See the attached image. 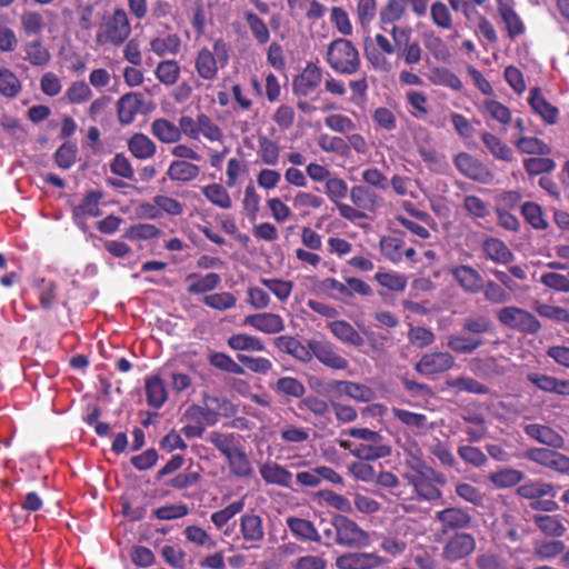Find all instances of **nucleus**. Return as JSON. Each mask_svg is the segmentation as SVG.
Returning a JSON list of instances; mask_svg holds the SVG:
<instances>
[{
    "label": "nucleus",
    "instance_id": "20e7f679",
    "mask_svg": "<svg viewBox=\"0 0 569 569\" xmlns=\"http://www.w3.org/2000/svg\"><path fill=\"white\" fill-rule=\"evenodd\" d=\"M320 290L328 297L348 302L355 295L369 297L372 295L371 287L362 279L350 277L346 278V282H341L336 278H325L319 283Z\"/></svg>",
    "mask_w": 569,
    "mask_h": 569
},
{
    "label": "nucleus",
    "instance_id": "f3484780",
    "mask_svg": "<svg viewBox=\"0 0 569 569\" xmlns=\"http://www.w3.org/2000/svg\"><path fill=\"white\" fill-rule=\"evenodd\" d=\"M449 274L466 293L476 295L483 289L482 276L469 264L451 266Z\"/></svg>",
    "mask_w": 569,
    "mask_h": 569
},
{
    "label": "nucleus",
    "instance_id": "393cba45",
    "mask_svg": "<svg viewBox=\"0 0 569 569\" xmlns=\"http://www.w3.org/2000/svg\"><path fill=\"white\" fill-rule=\"evenodd\" d=\"M142 104L141 94L138 92H129L123 94L117 101V116L121 124L128 126L132 123Z\"/></svg>",
    "mask_w": 569,
    "mask_h": 569
},
{
    "label": "nucleus",
    "instance_id": "f704fd0d",
    "mask_svg": "<svg viewBox=\"0 0 569 569\" xmlns=\"http://www.w3.org/2000/svg\"><path fill=\"white\" fill-rule=\"evenodd\" d=\"M128 150L138 160H148L157 152L156 143L144 133H133L127 142Z\"/></svg>",
    "mask_w": 569,
    "mask_h": 569
},
{
    "label": "nucleus",
    "instance_id": "9d476101",
    "mask_svg": "<svg viewBox=\"0 0 569 569\" xmlns=\"http://www.w3.org/2000/svg\"><path fill=\"white\" fill-rule=\"evenodd\" d=\"M453 163L458 171L470 180L483 184H490L495 180L492 170L481 160L468 152H459L455 157Z\"/></svg>",
    "mask_w": 569,
    "mask_h": 569
},
{
    "label": "nucleus",
    "instance_id": "c756f323",
    "mask_svg": "<svg viewBox=\"0 0 569 569\" xmlns=\"http://www.w3.org/2000/svg\"><path fill=\"white\" fill-rule=\"evenodd\" d=\"M219 67V62L209 48L203 47L198 51L194 59V68L201 79L214 80L218 76Z\"/></svg>",
    "mask_w": 569,
    "mask_h": 569
},
{
    "label": "nucleus",
    "instance_id": "dca6fc26",
    "mask_svg": "<svg viewBox=\"0 0 569 569\" xmlns=\"http://www.w3.org/2000/svg\"><path fill=\"white\" fill-rule=\"evenodd\" d=\"M239 531L243 541L250 543L249 548L259 547L264 540L263 519L253 511L246 512L239 518Z\"/></svg>",
    "mask_w": 569,
    "mask_h": 569
},
{
    "label": "nucleus",
    "instance_id": "1a4fd4ad",
    "mask_svg": "<svg viewBox=\"0 0 569 569\" xmlns=\"http://www.w3.org/2000/svg\"><path fill=\"white\" fill-rule=\"evenodd\" d=\"M553 448L533 447L525 452L526 459L560 476H569V456Z\"/></svg>",
    "mask_w": 569,
    "mask_h": 569
},
{
    "label": "nucleus",
    "instance_id": "e433bc0d",
    "mask_svg": "<svg viewBox=\"0 0 569 569\" xmlns=\"http://www.w3.org/2000/svg\"><path fill=\"white\" fill-rule=\"evenodd\" d=\"M406 14L405 2L402 0H388L379 11L380 28L390 33L389 27L397 26Z\"/></svg>",
    "mask_w": 569,
    "mask_h": 569
},
{
    "label": "nucleus",
    "instance_id": "4c0bfd02",
    "mask_svg": "<svg viewBox=\"0 0 569 569\" xmlns=\"http://www.w3.org/2000/svg\"><path fill=\"white\" fill-rule=\"evenodd\" d=\"M555 487L552 483L542 480H529L518 486L517 496L527 500L538 501L546 496H555Z\"/></svg>",
    "mask_w": 569,
    "mask_h": 569
},
{
    "label": "nucleus",
    "instance_id": "8fccbe9b",
    "mask_svg": "<svg viewBox=\"0 0 569 569\" xmlns=\"http://www.w3.org/2000/svg\"><path fill=\"white\" fill-rule=\"evenodd\" d=\"M498 13L505 23L507 34L511 40H515L525 32V24L519 14L515 11V8H508L505 6L503 8H500V12Z\"/></svg>",
    "mask_w": 569,
    "mask_h": 569
},
{
    "label": "nucleus",
    "instance_id": "bb28decb",
    "mask_svg": "<svg viewBox=\"0 0 569 569\" xmlns=\"http://www.w3.org/2000/svg\"><path fill=\"white\" fill-rule=\"evenodd\" d=\"M186 282L188 283V293L201 295L213 291L216 288H218L221 282V277L216 272H210L207 274L193 272L187 276Z\"/></svg>",
    "mask_w": 569,
    "mask_h": 569
},
{
    "label": "nucleus",
    "instance_id": "3c124183",
    "mask_svg": "<svg viewBox=\"0 0 569 569\" xmlns=\"http://www.w3.org/2000/svg\"><path fill=\"white\" fill-rule=\"evenodd\" d=\"M228 466L230 468L231 473L239 478H248L252 475V466L246 453V451L239 448L228 458Z\"/></svg>",
    "mask_w": 569,
    "mask_h": 569
},
{
    "label": "nucleus",
    "instance_id": "a18cd8bd",
    "mask_svg": "<svg viewBox=\"0 0 569 569\" xmlns=\"http://www.w3.org/2000/svg\"><path fill=\"white\" fill-rule=\"evenodd\" d=\"M479 109L483 114L502 126H508L512 120L510 109L497 100L487 99Z\"/></svg>",
    "mask_w": 569,
    "mask_h": 569
},
{
    "label": "nucleus",
    "instance_id": "2eb2a0df",
    "mask_svg": "<svg viewBox=\"0 0 569 569\" xmlns=\"http://www.w3.org/2000/svg\"><path fill=\"white\" fill-rule=\"evenodd\" d=\"M327 392L333 393L336 398L346 396L359 402H369L375 399V391L360 382L348 380H335L327 385Z\"/></svg>",
    "mask_w": 569,
    "mask_h": 569
},
{
    "label": "nucleus",
    "instance_id": "4be33fe9",
    "mask_svg": "<svg viewBox=\"0 0 569 569\" xmlns=\"http://www.w3.org/2000/svg\"><path fill=\"white\" fill-rule=\"evenodd\" d=\"M375 42L380 50L379 52H369L366 50L367 58L376 70L389 71L391 68L390 62L386 56L396 54L397 44L391 42L385 34L377 33L375 36Z\"/></svg>",
    "mask_w": 569,
    "mask_h": 569
},
{
    "label": "nucleus",
    "instance_id": "a19ab883",
    "mask_svg": "<svg viewBox=\"0 0 569 569\" xmlns=\"http://www.w3.org/2000/svg\"><path fill=\"white\" fill-rule=\"evenodd\" d=\"M350 199L359 209L375 211L379 204L380 197L366 186H353L350 189Z\"/></svg>",
    "mask_w": 569,
    "mask_h": 569
},
{
    "label": "nucleus",
    "instance_id": "f257e3e1",
    "mask_svg": "<svg viewBox=\"0 0 569 569\" xmlns=\"http://www.w3.org/2000/svg\"><path fill=\"white\" fill-rule=\"evenodd\" d=\"M131 32L128 13L123 8L118 7L102 18L96 33V42L100 46L120 47L129 39Z\"/></svg>",
    "mask_w": 569,
    "mask_h": 569
},
{
    "label": "nucleus",
    "instance_id": "69168bd1",
    "mask_svg": "<svg viewBox=\"0 0 569 569\" xmlns=\"http://www.w3.org/2000/svg\"><path fill=\"white\" fill-rule=\"evenodd\" d=\"M405 241L398 237L386 236L380 240V250L383 257L391 262H400L402 260V249Z\"/></svg>",
    "mask_w": 569,
    "mask_h": 569
},
{
    "label": "nucleus",
    "instance_id": "49530a36",
    "mask_svg": "<svg viewBox=\"0 0 569 569\" xmlns=\"http://www.w3.org/2000/svg\"><path fill=\"white\" fill-rule=\"evenodd\" d=\"M481 140L489 152L498 160L511 162L512 151L500 138L490 132H482Z\"/></svg>",
    "mask_w": 569,
    "mask_h": 569
},
{
    "label": "nucleus",
    "instance_id": "13d9d810",
    "mask_svg": "<svg viewBox=\"0 0 569 569\" xmlns=\"http://www.w3.org/2000/svg\"><path fill=\"white\" fill-rule=\"evenodd\" d=\"M181 47V40L176 33L167 34L164 38H154L150 41L151 51L158 57L167 53L177 54Z\"/></svg>",
    "mask_w": 569,
    "mask_h": 569
},
{
    "label": "nucleus",
    "instance_id": "864d4df0",
    "mask_svg": "<svg viewBox=\"0 0 569 569\" xmlns=\"http://www.w3.org/2000/svg\"><path fill=\"white\" fill-rule=\"evenodd\" d=\"M24 59L34 67H43L50 61V52L40 39L32 40L24 46Z\"/></svg>",
    "mask_w": 569,
    "mask_h": 569
},
{
    "label": "nucleus",
    "instance_id": "5fc2aeb1",
    "mask_svg": "<svg viewBox=\"0 0 569 569\" xmlns=\"http://www.w3.org/2000/svg\"><path fill=\"white\" fill-rule=\"evenodd\" d=\"M209 363L228 373L242 376L246 373L244 368L240 365V362H236L229 355L224 352L213 351L209 355Z\"/></svg>",
    "mask_w": 569,
    "mask_h": 569
},
{
    "label": "nucleus",
    "instance_id": "e2e57ef3",
    "mask_svg": "<svg viewBox=\"0 0 569 569\" xmlns=\"http://www.w3.org/2000/svg\"><path fill=\"white\" fill-rule=\"evenodd\" d=\"M180 66L176 60L160 61L156 68L157 79L164 86H173L180 77Z\"/></svg>",
    "mask_w": 569,
    "mask_h": 569
},
{
    "label": "nucleus",
    "instance_id": "ddd939ff",
    "mask_svg": "<svg viewBox=\"0 0 569 569\" xmlns=\"http://www.w3.org/2000/svg\"><path fill=\"white\" fill-rule=\"evenodd\" d=\"M321 81V68L313 62H308L303 70L293 77L292 92L297 98H308L317 91Z\"/></svg>",
    "mask_w": 569,
    "mask_h": 569
},
{
    "label": "nucleus",
    "instance_id": "09e8293b",
    "mask_svg": "<svg viewBox=\"0 0 569 569\" xmlns=\"http://www.w3.org/2000/svg\"><path fill=\"white\" fill-rule=\"evenodd\" d=\"M446 383L448 388L453 389L457 392H469L473 395L489 393V388L486 385L479 382L478 380L471 377L460 376L447 380Z\"/></svg>",
    "mask_w": 569,
    "mask_h": 569
},
{
    "label": "nucleus",
    "instance_id": "6ab92c4d",
    "mask_svg": "<svg viewBox=\"0 0 569 569\" xmlns=\"http://www.w3.org/2000/svg\"><path fill=\"white\" fill-rule=\"evenodd\" d=\"M243 323L260 332L276 335L284 330V321L281 316L272 312L249 315Z\"/></svg>",
    "mask_w": 569,
    "mask_h": 569
},
{
    "label": "nucleus",
    "instance_id": "c03bdc74",
    "mask_svg": "<svg viewBox=\"0 0 569 569\" xmlns=\"http://www.w3.org/2000/svg\"><path fill=\"white\" fill-rule=\"evenodd\" d=\"M227 343L237 351L260 352L266 350V345L260 338L248 333H234L228 338Z\"/></svg>",
    "mask_w": 569,
    "mask_h": 569
},
{
    "label": "nucleus",
    "instance_id": "ea45409f",
    "mask_svg": "<svg viewBox=\"0 0 569 569\" xmlns=\"http://www.w3.org/2000/svg\"><path fill=\"white\" fill-rule=\"evenodd\" d=\"M150 131L153 137L163 143H174L181 139L178 126L166 118H158L151 122Z\"/></svg>",
    "mask_w": 569,
    "mask_h": 569
},
{
    "label": "nucleus",
    "instance_id": "423d86ee",
    "mask_svg": "<svg viewBox=\"0 0 569 569\" xmlns=\"http://www.w3.org/2000/svg\"><path fill=\"white\" fill-rule=\"evenodd\" d=\"M335 529V542L347 548H361L369 543V535L353 520L343 515H337L332 519Z\"/></svg>",
    "mask_w": 569,
    "mask_h": 569
},
{
    "label": "nucleus",
    "instance_id": "6e6552de",
    "mask_svg": "<svg viewBox=\"0 0 569 569\" xmlns=\"http://www.w3.org/2000/svg\"><path fill=\"white\" fill-rule=\"evenodd\" d=\"M446 540L441 549V559L455 563L471 556L477 547L473 535L460 531L445 536Z\"/></svg>",
    "mask_w": 569,
    "mask_h": 569
},
{
    "label": "nucleus",
    "instance_id": "4d7b16f0",
    "mask_svg": "<svg viewBox=\"0 0 569 569\" xmlns=\"http://www.w3.org/2000/svg\"><path fill=\"white\" fill-rule=\"evenodd\" d=\"M521 214L525 220L536 230H546L548 221L545 218L541 206L532 201H526L521 206Z\"/></svg>",
    "mask_w": 569,
    "mask_h": 569
},
{
    "label": "nucleus",
    "instance_id": "603ef678",
    "mask_svg": "<svg viewBox=\"0 0 569 569\" xmlns=\"http://www.w3.org/2000/svg\"><path fill=\"white\" fill-rule=\"evenodd\" d=\"M272 389L279 396L291 398H302L306 393L305 385L293 377L278 379Z\"/></svg>",
    "mask_w": 569,
    "mask_h": 569
},
{
    "label": "nucleus",
    "instance_id": "a878e982",
    "mask_svg": "<svg viewBox=\"0 0 569 569\" xmlns=\"http://www.w3.org/2000/svg\"><path fill=\"white\" fill-rule=\"evenodd\" d=\"M274 346L280 352L290 355L302 362H309L312 359L309 343L305 346L295 337L279 336L274 339Z\"/></svg>",
    "mask_w": 569,
    "mask_h": 569
},
{
    "label": "nucleus",
    "instance_id": "58836bf2",
    "mask_svg": "<svg viewBox=\"0 0 569 569\" xmlns=\"http://www.w3.org/2000/svg\"><path fill=\"white\" fill-rule=\"evenodd\" d=\"M410 483L422 500L435 501L442 497L441 490L431 482L429 476L423 471L413 475L410 478Z\"/></svg>",
    "mask_w": 569,
    "mask_h": 569
},
{
    "label": "nucleus",
    "instance_id": "7ed1b4c3",
    "mask_svg": "<svg viewBox=\"0 0 569 569\" xmlns=\"http://www.w3.org/2000/svg\"><path fill=\"white\" fill-rule=\"evenodd\" d=\"M326 60L332 70L347 76L357 73L361 66L358 49L345 38H338L330 42Z\"/></svg>",
    "mask_w": 569,
    "mask_h": 569
},
{
    "label": "nucleus",
    "instance_id": "b1692460",
    "mask_svg": "<svg viewBox=\"0 0 569 569\" xmlns=\"http://www.w3.org/2000/svg\"><path fill=\"white\" fill-rule=\"evenodd\" d=\"M259 473L267 485H276L283 488L292 487V473L274 461L262 463L259 467Z\"/></svg>",
    "mask_w": 569,
    "mask_h": 569
},
{
    "label": "nucleus",
    "instance_id": "39448f33",
    "mask_svg": "<svg viewBox=\"0 0 569 569\" xmlns=\"http://www.w3.org/2000/svg\"><path fill=\"white\" fill-rule=\"evenodd\" d=\"M390 36L397 44L396 54L407 66L419 64L422 60L423 50L420 43L412 39V29L409 26H393Z\"/></svg>",
    "mask_w": 569,
    "mask_h": 569
},
{
    "label": "nucleus",
    "instance_id": "6e6d98bb",
    "mask_svg": "<svg viewBox=\"0 0 569 569\" xmlns=\"http://www.w3.org/2000/svg\"><path fill=\"white\" fill-rule=\"evenodd\" d=\"M430 19L432 23L443 30H450L453 27V17L450 8L442 1H435L430 6Z\"/></svg>",
    "mask_w": 569,
    "mask_h": 569
},
{
    "label": "nucleus",
    "instance_id": "c9c22d12",
    "mask_svg": "<svg viewBox=\"0 0 569 569\" xmlns=\"http://www.w3.org/2000/svg\"><path fill=\"white\" fill-rule=\"evenodd\" d=\"M147 403L154 408H161L167 399L168 391L164 381L159 376H151L144 379Z\"/></svg>",
    "mask_w": 569,
    "mask_h": 569
},
{
    "label": "nucleus",
    "instance_id": "f8f14e48",
    "mask_svg": "<svg viewBox=\"0 0 569 569\" xmlns=\"http://www.w3.org/2000/svg\"><path fill=\"white\" fill-rule=\"evenodd\" d=\"M312 358L332 370H346L349 361L340 355L339 349L326 340H309Z\"/></svg>",
    "mask_w": 569,
    "mask_h": 569
},
{
    "label": "nucleus",
    "instance_id": "0eeeda50",
    "mask_svg": "<svg viewBox=\"0 0 569 569\" xmlns=\"http://www.w3.org/2000/svg\"><path fill=\"white\" fill-rule=\"evenodd\" d=\"M499 322L510 329L527 335H536L541 330L540 321L529 311L519 307H503L497 312Z\"/></svg>",
    "mask_w": 569,
    "mask_h": 569
},
{
    "label": "nucleus",
    "instance_id": "412c9836",
    "mask_svg": "<svg viewBox=\"0 0 569 569\" xmlns=\"http://www.w3.org/2000/svg\"><path fill=\"white\" fill-rule=\"evenodd\" d=\"M109 167H110V171L114 176L121 178V179L108 178L107 183L110 187L116 188V189L124 188L127 186V183L122 179H127L130 181H137V179L134 177L133 167L124 153H122V152L116 153L113 156V158L110 160Z\"/></svg>",
    "mask_w": 569,
    "mask_h": 569
},
{
    "label": "nucleus",
    "instance_id": "bf43d9fd",
    "mask_svg": "<svg viewBox=\"0 0 569 569\" xmlns=\"http://www.w3.org/2000/svg\"><path fill=\"white\" fill-rule=\"evenodd\" d=\"M566 545L561 540H543L535 543L533 553L540 560H551L565 552Z\"/></svg>",
    "mask_w": 569,
    "mask_h": 569
},
{
    "label": "nucleus",
    "instance_id": "c85d7f7f",
    "mask_svg": "<svg viewBox=\"0 0 569 569\" xmlns=\"http://www.w3.org/2000/svg\"><path fill=\"white\" fill-rule=\"evenodd\" d=\"M102 197L103 194L99 190L88 191L82 198L81 202L77 204L72 210L74 220L79 221L80 219H84L87 217L96 218L101 216L102 211L100 209V201Z\"/></svg>",
    "mask_w": 569,
    "mask_h": 569
},
{
    "label": "nucleus",
    "instance_id": "4468645a",
    "mask_svg": "<svg viewBox=\"0 0 569 569\" xmlns=\"http://www.w3.org/2000/svg\"><path fill=\"white\" fill-rule=\"evenodd\" d=\"M455 366V357L447 351L425 353L415 365V370L425 377L446 372Z\"/></svg>",
    "mask_w": 569,
    "mask_h": 569
},
{
    "label": "nucleus",
    "instance_id": "5701e85b",
    "mask_svg": "<svg viewBox=\"0 0 569 569\" xmlns=\"http://www.w3.org/2000/svg\"><path fill=\"white\" fill-rule=\"evenodd\" d=\"M528 103L547 124H555L558 121V108L547 101L538 87L530 89Z\"/></svg>",
    "mask_w": 569,
    "mask_h": 569
},
{
    "label": "nucleus",
    "instance_id": "0e129e2a",
    "mask_svg": "<svg viewBox=\"0 0 569 569\" xmlns=\"http://www.w3.org/2000/svg\"><path fill=\"white\" fill-rule=\"evenodd\" d=\"M208 441L212 443L224 458H228L239 449V447L236 446V437L233 433L211 431L208 436Z\"/></svg>",
    "mask_w": 569,
    "mask_h": 569
},
{
    "label": "nucleus",
    "instance_id": "de8ad7c7",
    "mask_svg": "<svg viewBox=\"0 0 569 569\" xmlns=\"http://www.w3.org/2000/svg\"><path fill=\"white\" fill-rule=\"evenodd\" d=\"M483 345L480 337L453 335L449 337L447 346L460 355H470Z\"/></svg>",
    "mask_w": 569,
    "mask_h": 569
},
{
    "label": "nucleus",
    "instance_id": "37998d69",
    "mask_svg": "<svg viewBox=\"0 0 569 569\" xmlns=\"http://www.w3.org/2000/svg\"><path fill=\"white\" fill-rule=\"evenodd\" d=\"M523 478V472L513 468H502L497 471L490 472L488 476V480L497 489L515 487L519 485Z\"/></svg>",
    "mask_w": 569,
    "mask_h": 569
},
{
    "label": "nucleus",
    "instance_id": "473e14b6",
    "mask_svg": "<svg viewBox=\"0 0 569 569\" xmlns=\"http://www.w3.org/2000/svg\"><path fill=\"white\" fill-rule=\"evenodd\" d=\"M199 174V166L187 160H173L167 169L168 178L179 183H188L197 179Z\"/></svg>",
    "mask_w": 569,
    "mask_h": 569
},
{
    "label": "nucleus",
    "instance_id": "f03ea898",
    "mask_svg": "<svg viewBox=\"0 0 569 569\" xmlns=\"http://www.w3.org/2000/svg\"><path fill=\"white\" fill-rule=\"evenodd\" d=\"M348 435L361 440L351 450V455L360 460H378L391 455V446L377 431L368 428H351L348 430Z\"/></svg>",
    "mask_w": 569,
    "mask_h": 569
},
{
    "label": "nucleus",
    "instance_id": "338daca9",
    "mask_svg": "<svg viewBox=\"0 0 569 569\" xmlns=\"http://www.w3.org/2000/svg\"><path fill=\"white\" fill-rule=\"evenodd\" d=\"M244 508L243 500H236L227 507L214 511L210 516L211 522L217 529L223 528L236 515L240 513Z\"/></svg>",
    "mask_w": 569,
    "mask_h": 569
},
{
    "label": "nucleus",
    "instance_id": "2f4dec72",
    "mask_svg": "<svg viewBox=\"0 0 569 569\" xmlns=\"http://www.w3.org/2000/svg\"><path fill=\"white\" fill-rule=\"evenodd\" d=\"M331 333L342 343L360 348L365 343L362 336L346 320H335L328 325Z\"/></svg>",
    "mask_w": 569,
    "mask_h": 569
},
{
    "label": "nucleus",
    "instance_id": "680f3d73",
    "mask_svg": "<svg viewBox=\"0 0 569 569\" xmlns=\"http://www.w3.org/2000/svg\"><path fill=\"white\" fill-rule=\"evenodd\" d=\"M202 193L208 201L221 209H230L232 207L229 192L219 183H211L203 187Z\"/></svg>",
    "mask_w": 569,
    "mask_h": 569
},
{
    "label": "nucleus",
    "instance_id": "72a5a7b5",
    "mask_svg": "<svg viewBox=\"0 0 569 569\" xmlns=\"http://www.w3.org/2000/svg\"><path fill=\"white\" fill-rule=\"evenodd\" d=\"M378 558L372 553L348 552L336 559L338 569H372Z\"/></svg>",
    "mask_w": 569,
    "mask_h": 569
},
{
    "label": "nucleus",
    "instance_id": "cd10ccee",
    "mask_svg": "<svg viewBox=\"0 0 569 569\" xmlns=\"http://www.w3.org/2000/svg\"><path fill=\"white\" fill-rule=\"evenodd\" d=\"M532 521L535 526L547 537L560 538L567 532L563 523V517L560 515H533Z\"/></svg>",
    "mask_w": 569,
    "mask_h": 569
},
{
    "label": "nucleus",
    "instance_id": "7c9ffc66",
    "mask_svg": "<svg viewBox=\"0 0 569 569\" xmlns=\"http://www.w3.org/2000/svg\"><path fill=\"white\" fill-rule=\"evenodd\" d=\"M482 250L487 259L495 263L507 264L512 262L515 259L512 251L498 238H486L482 241Z\"/></svg>",
    "mask_w": 569,
    "mask_h": 569
},
{
    "label": "nucleus",
    "instance_id": "774afa93",
    "mask_svg": "<svg viewBox=\"0 0 569 569\" xmlns=\"http://www.w3.org/2000/svg\"><path fill=\"white\" fill-rule=\"evenodd\" d=\"M77 153L76 143L66 141L56 150L53 159L60 169L68 170L76 163Z\"/></svg>",
    "mask_w": 569,
    "mask_h": 569
},
{
    "label": "nucleus",
    "instance_id": "9b49d317",
    "mask_svg": "<svg viewBox=\"0 0 569 569\" xmlns=\"http://www.w3.org/2000/svg\"><path fill=\"white\" fill-rule=\"evenodd\" d=\"M435 520L440 525L438 529L439 535L448 536L469 528L472 522V517L467 509L449 507L437 511L435 513Z\"/></svg>",
    "mask_w": 569,
    "mask_h": 569
},
{
    "label": "nucleus",
    "instance_id": "a211bd4d",
    "mask_svg": "<svg viewBox=\"0 0 569 569\" xmlns=\"http://www.w3.org/2000/svg\"><path fill=\"white\" fill-rule=\"evenodd\" d=\"M202 402L207 415L210 417L209 425H216L220 418H230L237 413L236 406L224 397L204 393Z\"/></svg>",
    "mask_w": 569,
    "mask_h": 569
},
{
    "label": "nucleus",
    "instance_id": "052dcab7",
    "mask_svg": "<svg viewBox=\"0 0 569 569\" xmlns=\"http://www.w3.org/2000/svg\"><path fill=\"white\" fill-rule=\"evenodd\" d=\"M244 20L247 26L249 27L253 39L259 44H266L270 40V31L266 24V22L254 12L246 11Z\"/></svg>",
    "mask_w": 569,
    "mask_h": 569
},
{
    "label": "nucleus",
    "instance_id": "79ce46f5",
    "mask_svg": "<svg viewBox=\"0 0 569 569\" xmlns=\"http://www.w3.org/2000/svg\"><path fill=\"white\" fill-rule=\"evenodd\" d=\"M287 526L292 535L300 540H308L313 542H320L321 540V537L313 523L307 519L289 517L287 519Z\"/></svg>",
    "mask_w": 569,
    "mask_h": 569
},
{
    "label": "nucleus",
    "instance_id": "aec40b11",
    "mask_svg": "<svg viewBox=\"0 0 569 569\" xmlns=\"http://www.w3.org/2000/svg\"><path fill=\"white\" fill-rule=\"evenodd\" d=\"M523 430L529 438L549 447V449H562L566 445L565 438L549 426L530 423L525 426Z\"/></svg>",
    "mask_w": 569,
    "mask_h": 569
}]
</instances>
